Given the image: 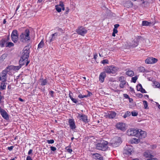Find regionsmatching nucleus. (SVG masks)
Segmentation results:
<instances>
[{
  "instance_id": "f257e3e1",
  "label": "nucleus",
  "mask_w": 160,
  "mask_h": 160,
  "mask_svg": "<svg viewBox=\"0 0 160 160\" xmlns=\"http://www.w3.org/2000/svg\"><path fill=\"white\" fill-rule=\"evenodd\" d=\"M27 47H25L23 49V53L19 61V64L22 67L23 65H25L27 66L29 63V61H28L29 57V51L27 50Z\"/></svg>"
},
{
  "instance_id": "f03ea898",
  "label": "nucleus",
  "mask_w": 160,
  "mask_h": 160,
  "mask_svg": "<svg viewBox=\"0 0 160 160\" xmlns=\"http://www.w3.org/2000/svg\"><path fill=\"white\" fill-rule=\"evenodd\" d=\"M20 40L22 42H29L30 39V31L28 29H26L24 32H22L20 36Z\"/></svg>"
},
{
  "instance_id": "7ed1b4c3",
  "label": "nucleus",
  "mask_w": 160,
  "mask_h": 160,
  "mask_svg": "<svg viewBox=\"0 0 160 160\" xmlns=\"http://www.w3.org/2000/svg\"><path fill=\"white\" fill-rule=\"evenodd\" d=\"M108 142L107 141H104L102 143H98L96 145V148L98 150L102 151H105L108 148L107 144Z\"/></svg>"
},
{
  "instance_id": "20e7f679",
  "label": "nucleus",
  "mask_w": 160,
  "mask_h": 160,
  "mask_svg": "<svg viewBox=\"0 0 160 160\" xmlns=\"http://www.w3.org/2000/svg\"><path fill=\"white\" fill-rule=\"evenodd\" d=\"M121 138L120 137L114 138L111 143L112 146L114 147H116L119 146L121 143Z\"/></svg>"
},
{
  "instance_id": "39448f33",
  "label": "nucleus",
  "mask_w": 160,
  "mask_h": 160,
  "mask_svg": "<svg viewBox=\"0 0 160 160\" xmlns=\"http://www.w3.org/2000/svg\"><path fill=\"white\" fill-rule=\"evenodd\" d=\"M87 30L82 26H80L78 28L76 32L79 35L84 36L87 32Z\"/></svg>"
},
{
  "instance_id": "423d86ee",
  "label": "nucleus",
  "mask_w": 160,
  "mask_h": 160,
  "mask_svg": "<svg viewBox=\"0 0 160 160\" xmlns=\"http://www.w3.org/2000/svg\"><path fill=\"white\" fill-rule=\"evenodd\" d=\"M11 39L14 43L17 42L18 37V31L16 30H13L11 35Z\"/></svg>"
},
{
  "instance_id": "0eeeda50",
  "label": "nucleus",
  "mask_w": 160,
  "mask_h": 160,
  "mask_svg": "<svg viewBox=\"0 0 160 160\" xmlns=\"http://www.w3.org/2000/svg\"><path fill=\"white\" fill-rule=\"evenodd\" d=\"M138 129H130L128 130L127 134L128 136H134L137 137L138 136Z\"/></svg>"
},
{
  "instance_id": "6e6552de",
  "label": "nucleus",
  "mask_w": 160,
  "mask_h": 160,
  "mask_svg": "<svg viewBox=\"0 0 160 160\" xmlns=\"http://www.w3.org/2000/svg\"><path fill=\"white\" fill-rule=\"evenodd\" d=\"M124 153L128 155H130L133 152V148L132 146L126 145L124 148Z\"/></svg>"
},
{
  "instance_id": "1a4fd4ad",
  "label": "nucleus",
  "mask_w": 160,
  "mask_h": 160,
  "mask_svg": "<svg viewBox=\"0 0 160 160\" xmlns=\"http://www.w3.org/2000/svg\"><path fill=\"white\" fill-rule=\"evenodd\" d=\"M0 113L4 119L7 120L9 119V117L8 114L5 110L2 109L1 107H0Z\"/></svg>"
},
{
  "instance_id": "9d476101",
  "label": "nucleus",
  "mask_w": 160,
  "mask_h": 160,
  "mask_svg": "<svg viewBox=\"0 0 160 160\" xmlns=\"http://www.w3.org/2000/svg\"><path fill=\"white\" fill-rule=\"evenodd\" d=\"M146 136V132L141 129H138V136L137 137H138L139 138H144Z\"/></svg>"
},
{
  "instance_id": "9b49d317",
  "label": "nucleus",
  "mask_w": 160,
  "mask_h": 160,
  "mask_svg": "<svg viewBox=\"0 0 160 160\" xmlns=\"http://www.w3.org/2000/svg\"><path fill=\"white\" fill-rule=\"evenodd\" d=\"M78 114V117L80 120L82 121L85 123L88 122V121L87 116L84 114L81 115L79 114Z\"/></svg>"
},
{
  "instance_id": "f8f14e48",
  "label": "nucleus",
  "mask_w": 160,
  "mask_h": 160,
  "mask_svg": "<svg viewBox=\"0 0 160 160\" xmlns=\"http://www.w3.org/2000/svg\"><path fill=\"white\" fill-rule=\"evenodd\" d=\"M125 124L122 122H118L116 125L117 128L122 131L125 130Z\"/></svg>"
},
{
  "instance_id": "ddd939ff",
  "label": "nucleus",
  "mask_w": 160,
  "mask_h": 160,
  "mask_svg": "<svg viewBox=\"0 0 160 160\" xmlns=\"http://www.w3.org/2000/svg\"><path fill=\"white\" fill-rule=\"evenodd\" d=\"M58 35V33L55 32L53 34H52L51 37H50L48 40H47L46 41L47 42H48L49 43H50L52 42V41L54 40L56 37H57Z\"/></svg>"
},
{
  "instance_id": "4468645a",
  "label": "nucleus",
  "mask_w": 160,
  "mask_h": 160,
  "mask_svg": "<svg viewBox=\"0 0 160 160\" xmlns=\"http://www.w3.org/2000/svg\"><path fill=\"white\" fill-rule=\"evenodd\" d=\"M69 124L71 129H73L76 128L73 119H70L69 121Z\"/></svg>"
},
{
  "instance_id": "2eb2a0df",
  "label": "nucleus",
  "mask_w": 160,
  "mask_h": 160,
  "mask_svg": "<svg viewBox=\"0 0 160 160\" xmlns=\"http://www.w3.org/2000/svg\"><path fill=\"white\" fill-rule=\"evenodd\" d=\"M9 71L7 69L2 71V77L3 78V82H5L6 81L7 79L6 76L7 74V73Z\"/></svg>"
},
{
  "instance_id": "dca6fc26",
  "label": "nucleus",
  "mask_w": 160,
  "mask_h": 160,
  "mask_svg": "<svg viewBox=\"0 0 160 160\" xmlns=\"http://www.w3.org/2000/svg\"><path fill=\"white\" fill-rule=\"evenodd\" d=\"M106 77V74L105 72H101L99 77V79L100 82H103Z\"/></svg>"
},
{
  "instance_id": "f3484780",
  "label": "nucleus",
  "mask_w": 160,
  "mask_h": 160,
  "mask_svg": "<svg viewBox=\"0 0 160 160\" xmlns=\"http://www.w3.org/2000/svg\"><path fill=\"white\" fill-rule=\"evenodd\" d=\"M124 6L127 8L132 7L133 6V3L131 1H127L124 3Z\"/></svg>"
},
{
  "instance_id": "a211bd4d",
  "label": "nucleus",
  "mask_w": 160,
  "mask_h": 160,
  "mask_svg": "<svg viewBox=\"0 0 160 160\" xmlns=\"http://www.w3.org/2000/svg\"><path fill=\"white\" fill-rule=\"evenodd\" d=\"M123 78L122 77H121L119 78V81H120V83L119 84V87L121 88H124V85L126 84V82L125 80H122V78Z\"/></svg>"
},
{
  "instance_id": "6ab92c4d",
  "label": "nucleus",
  "mask_w": 160,
  "mask_h": 160,
  "mask_svg": "<svg viewBox=\"0 0 160 160\" xmlns=\"http://www.w3.org/2000/svg\"><path fill=\"white\" fill-rule=\"evenodd\" d=\"M116 115V113L114 112L110 111L108 113V115L109 118H114Z\"/></svg>"
},
{
  "instance_id": "aec40b11",
  "label": "nucleus",
  "mask_w": 160,
  "mask_h": 160,
  "mask_svg": "<svg viewBox=\"0 0 160 160\" xmlns=\"http://www.w3.org/2000/svg\"><path fill=\"white\" fill-rule=\"evenodd\" d=\"M144 155L146 158H152L153 157V156L151 154L149 151H147L145 152L144 153Z\"/></svg>"
},
{
  "instance_id": "412c9836",
  "label": "nucleus",
  "mask_w": 160,
  "mask_h": 160,
  "mask_svg": "<svg viewBox=\"0 0 160 160\" xmlns=\"http://www.w3.org/2000/svg\"><path fill=\"white\" fill-rule=\"evenodd\" d=\"M40 82L41 86L46 85L48 83V81L47 79H44L42 78H40Z\"/></svg>"
},
{
  "instance_id": "4be33fe9",
  "label": "nucleus",
  "mask_w": 160,
  "mask_h": 160,
  "mask_svg": "<svg viewBox=\"0 0 160 160\" xmlns=\"http://www.w3.org/2000/svg\"><path fill=\"white\" fill-rule=\"evenodd\" d=\"M111 66H108L105 68V71L104 72L105 73H107L108 74H110L111 73Z\"/></svg>"
},
{
  "instance_id": "5701e85b",
  "label": "nucleus",
  "mask_w": 160,
  "mask_h": 160,
  "mask_svg": "<svg viewBox=\"0 0 160 160\" xmlns=\"http://www.w3.org/2000/svg\"><path fill=\"white\" fill-rule=\"evenodd\" d=\"M93 155L95 156V158L97 159L100 160H103V157H102L101 155L99 154L96 153L93 154Z\"/></svg>"
},
{
  "instance_id": "b1692460",
  "label": "nucleus",
  "mask_w": 160,
  "mask_h": 160,
  "mask_svg": "<svg viewBox=\"0 0 160 160\" xmlns=\"http://www.w3.org/2000/svg\"><path fill=\"white\" fill-rule=\"evenodd\" d=\"M152 24L151 22H148L146 21H143L142 23V25L143 26H150Z\"/></svg>"
},
{
  "instance_id": "393cba45",
  "label": "nucleus",
  "mask_w": 160,
  "mask_h": 160,
  "mask_svg": "<svg viewBox=\"0 0 160 160\" xmlns=\"http://www.w3.org/2000/svg\"><path fill=\"white\" fill-rule=\"evenodd\" d=\"M7 84V83H5V82H2L1 83L0 88L1 90H3L5 89L6 88V85Z\"/></svg>"
},
{
  "instance_id": "a878e982",
  "label": "nucleus",
  "mask_w": 160,
  "mask_h": 160,
  "mask_svg": "<svg viewBox=\"0 0 160 160\" xmlns=\"http://www.w3.org/2000/svg\"><path fill=\"white\" fill-rule=\"evenodd\" d=\"M138 45V41L136 40L135 41H132V44L130 45V46L131 47L134 48L137 47Z\"/></svg>"
},
{
  "instance_id": "bb28decb",
  "label": "nucleus",
  "mask_w": 160,
  "mask_h": 160,
  "mask_svg": "<svg viewBox=\"0 0 160 160\" xmlns=\"http://www.w3.org/2000/svg\"><path fill=\"white\" fill-rule=\"evenodd\" d=\"M126 73V75L130 77L132 76L134 74V72L132 70H129L127 71Z\"/></svg>"
},
{
  "instance_id": "cd10ccee",
  "label": "nucleus",
  "mask_w": 160,
  "mask_h": 160,
  "mask_svg": "<svg viewBox=\"0 0 160 160\" xmlns=\"http://www.w3.org/2000/svg\"><path fill=\"white\" fill-rule=\"evenodd\" d=\"M111 73H115L116 71L118 70V68L116 67H115L113 66H111Z\"/></svg>"
},
{
  "instance_id": "c85d7f7f",
  "label": "nucleus",
  "mask_w": 160,
  "mask_h": 160,
  "mask_svg": "<svg viewBox=\"0 0 160 160\" xmlns=\"http://www.w3.org/2000/svg\"><path fill=\"white\" fill-rule=\"evenodd\" d=\"M44 45V43L43 40H42L38 45V49H40L42 48Z\"/></svg>"
},
{
  "instance_id": "c756f323",
  "label": "nucleus",
  "mask_w": 160,
  "mask_h": 160,
  "mask_svg": "<svg viewBox=\"0 0 160 160\" xmlns=\"http://www.w3.org/2000/svg\"><path fill=\"white\" fill-rule=\"evenodd\" d=\"M152 58H147L145 61V62L147 64H152Z\"/></svg>"
},
{
  "instance_id": "7c9ffc66",
  "label": "nucleus",
  "mask_w": 160,
  "mask_h": 160,
  "mask_svg": "<svg viewBox=\"0 0 160 160\" xmlns=\"http://www.w3.org/2000/svg\"><path fill=\"white\" fill-rule=\"evenodd\" d=\"M7 54L4 53L2 54L1 57H0V61L2 62L4 61L5 59L7 57Z\"/></svg>"
},
{
  "instance_id": "2f4dec72",
  "label": "nucleus",
  "mask_w": 160,
  "mask_h": 160,
  "mask_svg": "<svg viewBox=\"0 0 160 160\" xmlns=\"http://www.w3.org/2000/svg\"><path fill=\"white\" fill-rule=\"evenodd\" d=\"M138 70L139 72H144L145 70V68L143 67H140L138 68Z\"/></svg>"
},
{
  "instance_id": "473e14b6",
  "label": "nucleus",
  "mask_w": 160,
  "mask_h": 160,
  "mask_svg": "<svg viewBox=\"0 0 160 160\" xmlns=\"http://www.w3.org/2000/svg\"><path fill=\"white\" fill-rule=\"evenodd\" d=\"M139 138H133L132 140V143L137 144L139 142Z\"/></svg>"
},
{
  "instance_id": "72a5a7b5",
  "label": "nucleus",
  "mask_w": 160,
  "mask_h": 160,
  "mask_svg": "<svg viewBox=\"0 0 160 160\" xmlns=\"http://www.w3.org/2000/svg\"><path fill=\"white\" fill-rule=\"evenodd\" d=\"M14 44L12 42H8L6 43V47H8L9 48H11L12 47L14 46Z\"/></svg>"
},
{
  "instance_id": "f704fd0d",
  "label": "nucleus",
  "mask_w": 160,
  "mask_h": 160,
  "mask_svg": "<svg viewBox=\"0 0 160 160\" xmlns=\"http://www.w3.org/2000/svg\"><path fill=\"white\" fill-rule=\"evenodd\" d=\"M131 114V113L129 111H127L125 113L124 115L123 116V117L124 118H125L128 117L130 116Z\"/></svg>"
},
{
  "instance_id": "c9c22d12",
  "label": "nucleus",
  "mask_w": 160,
  "mask_h": 160,
  "mask_svg": "<svg viewBox=\"0 0 160 160\" xmlns=\"http://www.w3.org/2000/svg\"><path fill=\"white\" fill-rule=\"evenodd\" d=\"M55 8L57 11L59 12H60L61 11V9H62V8L59 7L58 5H56L55 6Z\"/></svg>"
},
{
  "instance_id": "e433bc0d",
  "label": "nucleus",
  "mask_w": 160,
  "mask_h": 160,
  "mask_svg": "<svg viewBox=\"0 0 160 160\" xmlns=\"http://www.w3.org/2000/svg\"><path fill=\"white\" fill-rule=\"evenodd\" d=\"M143 104L144 105V108L145 109H148V102L146 101H143Z\"/></svg>"
},
{
  "instance_id": "4c0bfd02",
  "label": "nucleus",
  "mask_w": 160,
  "mask_h": 160,
  "mask_svg": "<svg viewBox=\"0 0 160 160\" xmlns=\"http://www.w3.org/2000/svg\"><path fill=\"white\" fill-rule=\"evenodd\" d=\"M6 41L5 40H2L0 42V46L3 47L4 46L5 43H6Z\"/></svg>"
},
{
  "instance_id": "58836bf2",
  "label": "nucleus",
  "mask_w": 160,
  "mask_h": 160,
  "mask_svg": "<svg viewBox=\"0 0 160 160\" xmlns=\"http://www.w3.org/2000/svg\"><path fill=\"white\" fill-rule=\"evenodd\" d=\"M22 67V66L20 65V64L19 66H13L14 70L15 71H18V70H19Z\"/></svg>"
},
{
  "instance_id": "ea45409f",
  "label": "nucleus",
  "mask_w": 160,
  "mask_h": 160,
  "mask_svg": "<svg viewBox=\"0 0 160 160\" xmlns=\"http://www.w3.org/2000/svg\"><path fill=\"white\" fill-rule=\"evenodd\" d=\"M137 91H140L142 88V85L140 84H139L137 86Z\"/></svg>"
},
{
  "instance_id": "a19ab883",
  "label": "nucleus",
  "mask_w": 160,
  "mask_h": 160,
  "mask_svg": "<svg viewBox=\"0 0 160 160\" xmlns=\"http://www.w3.org/2000/svg\"><path fill=\"white\" fill-rule=\"evenodd\" d=\"M138 78V77L137 76H135L134 77H132V82L134 83H135L136 82Z\"/></svg>"
},
{
  "instance_id": "79ce46f5",
  "label": "nucleus",
  "mask_w": 160,
  "mask_h": 160,
  "mask_svg": "<svg viewBox=\"0 0 160 160\" xmlns=\"http://www.w3.org/2000/svg\"><path fill=\"white\" fill-rule=\"evenodd\" d=\"M59 7H61L62 8V9L63 10H64V5L63 4V3L61 1L59 2V5H58Z\"/></svg>"
},
{
  "instance_id": "37998d69",
  "label": "nucleus",
  "mask_w": 160,
  "mask_h": 160,
  "mask_svg": "<svg viewBox=\"0 0 160 160\" xmlns=\"http://www.w3.org/2000/svg\"><path fill=\"white\" fill-rule=\"evenodd\" d=\"M154 85L155 86V88H159L160 87L159 83L157 82H153Z\"/></svg>"
},
{
  "instance_id": "c03bdc74",
  "label": "nucleus",
  "mask_w": 160,
  "mask_h": 160,
  "mask_svg": "<svg viewBox=\"0 0 160 160\" xmlns=\"http://www.w3.org/2000/svg\"><path fill=\"white\" fill-rule=\"evenodd\" d=\"M54 140L53 139L47 140V142L48 144H52L54 143Z\"/></svg>"
},
{
  "instance_id": "a18cd8bd",
  "label": "nucleus",
  "mask_w": 160,
  "mask_h": 160,
  "mask_svg": "<svg viewBox=\"0 0 160 160\" xmlns=\"http://www.w3.org/2000/svg\"><path fill=\"white\" fill-rule=\"evenodd\" d=\"M6 69H9V70H14L13 66L11 65L10 66H8V67H7Z\"/></svg>"
},
{
  "instance_id": "49530a36",
  "label": "nucleus",
  "mask_w": 160,
  "mask_h": 160,
  "mask_svg": "<svg viewBox=\"0 0 160 160\" xmlns=\"http://www.w3.org/2000/svg\"><path fill=\"white\" fill-rule=\"evenodd\" d=\"M101 63L103 64L108 63V59H104L101 61Z\"/></svg>"
},
{
  "instance_id": "de8ad7c7",
  "label": "nucleus",
  "mask_w": 160,
  "mask_h": 160,
  "mask_svg": "<svg viewBox=\"0 0 160 160\" xmlns=\"http://www.w3.org/2000/svg\"><path fill=\"white\" fill-rule=\"evenodd\" d=\"M131 114L132 115V116H136L138 115V113L135 112V111H132L131 112Z\"/></svg>"
},
{
  "instance_id": "09e8293b",
  "label": "nucleus",
  "mask_w": 160,
  "mask_h": 160,
  "mask_svg": "<svg viewBox=\"0 0 160 160\" xmlns=\"http://www.w3.org/2000/svg\"><path fill=\"white\" fill-rule=\"evenodd\" d=\"M67 152L69 153H71L72 152V150L71 149L68 148V147H67L65 148Z\"/></svg>"
},
{
  "instance_id": "8fccbe9b",
  "label": "nucleus",
  "mask_w": 160,
  "mask_h": 160,
  "mask_svg": "<svg viewBox=\"0 0 160 160\" xmlns=\"http://www.w3.org/2000/svg\"><path fill=\"white\" fill-rule=\"evenodd\" d=\"M51 150L53 151H55L56 150V148L55 147L53 146H51L50 147Z\"/></svg>"
},
{
  "instance_id": "3c124183",
  "label": "nucleus",
  "mask_w": 160,
  "mask_h": 160,
  "mask_svg": "<svg viewBox=\"0 0 160 160\" xmlns=\"http://www.w3.org/2000/svg\"><path fill=\"white\" fill-rule=\"evenodd\" d=\"M152 61L153 62L152 63H154L155 62H156L158 61V60L155 58H153L152 57Z\"/></svg>"
},
{
  "instance_id": "603ef678",
  "label": "nucleus",
  "mask_w": 160,
  "mask_h": 160,
  "mask_svg": "<svg viewBox=\"0 0 160 160\" xmlns=\"http://www.w3.org/2000/svg\"><path fill=\"white\" fill-rule=\"evenodd\" d=\"M71 99L72 101L74 103H76L78 102V101L77 99L75 98H71Z\"/></svg>"
},
{
  "instance_id": "864d4df0",
  "label": "nucleus",
  "mask_w": 160,
  "mask_h": 160,
  "mask_svg": "<svg viewBox=\"0 0 160 160\" xmlns=\"http://www.w3.org/2000/svg\"><path fill=\"white\" fill-rule=\"evenodd\" d=\"M58 31L60 32L61 33H63V30H62L61 28H58Z\"/></svg>"
},
{
  "instance_id": "5fc2aeb1",
  "label": "nucleus",
  "mask_w": 160,
  "mask_h": 160,
  "mask_svg": "<svg viewBox=\"0 0 160 160\" xmlns=\"http://www.w3.org/2000/svg\"><path fill=\"white\" fill-rule=\"evenodd\" d=\"M137 96L139 98H141L142 97L143 95L140 93H139L137 94Z\"/></svg>"
},
{
  "instance_id": "6e6d98bb",
  "label": "nucleus",
  "mask_w": 160,
  "mask_h": 160,
  "mask_svg": "<svg viewBox=\"0 0 160 160\" xmlns=\"http://www.w3.org/2000/svg\"><path fill=\"white\" fill-rule=\"evenodd\" d=\"M54 93V92L52 91H50L49 92V94L51 95L52 97H54V96L53 95V94Z\"/></svg>"
},
{
  "instance_id": "4d7b16f0",
  "label": "nucleus",
  "mask_w": 160,
  "mask_h": 160,
  "mask_svg": "<svg viewBox=\"0 0 160 160\" xmlns=\"http://www.w3.org/2000/svg\"><path fill=\"white\" fill-rule=\"evenodd\" d=\"M13 148H14V146H11L10 147H8V150H9L11 151L12 150Z\"/></svg>"
},
{
  "instance_id": "13d9d810",
  "label": "nucleus",
  "mask_w": 160,
  "mask_h": 160,
  "mask_svg": "<svg viewBox=\"0 0 160 160\" xmlns=\"http://www.w3.org/2000/svg\"><path fill=\"white\" fill-rule=\"evenodd\" d=\"M145 160H158V159L156 158H150L147 159Z\"/></svg>"
},
{
  "instance_id": "bf43d9fd",
  "label": "nucleus",
  "mask_w": 160,
  "mask_h": 160,
  "mask_svg": "<svg viewBox=\"0 0 160 160\" xmlns=\"http://www.w3.org/2000/svg\"><path fill=\"white\" fill-rule=\"evenodd\" d=\"M140 91L142 92V93H146L147 92H146V91H145V90L143 89V88Z\"/></svg>"
},
{
  "instance_id": "052dcab7",
  "label": "nucleus",
  "mask_w": 160,
  "mask_h": 160,
  "mask_svg": "<svg viewBox=\"0 0 160 160\" xmlns=\"http://www.w3.org/2000/svg\"><path fill=\"white\" fill-rule=\"evenodd\" d=\"M26 160H32L30 156H28L27 157Z\"/></svg>"
},
{
  "instance_id": "680f3d73",
  "label": "nucleus",
  "mask_w": 160,
  "mask_h": 160,
  "mask_svg": "<svg viewBox=\"0 0 160 160\" xmlns=\"http://www.w3.org/2000/svg\"><path fill=\"white\" fill-rule=\"evenodd\" d=\"M124 97L126 98H129V96L127 94H123Z\"/></svg>"
},
{
  "instance_id": "e2e57ef3",
  "label": "nucleus",
  "mask_w": 160,
  "mask_h": 160,
  "mask_svg": "<svg viewBox=\"0 0 160 160\" xmlns=\"http://www.w3.org/2000/svg\"><path fill=\"white\" fill-rule=\"evenodd\" d=\"M118 32V31L117 30V29L116 28H114L113 29V32L116 34Z\"/></svg>"
},
{
  "instance_id": "0e129e2a",
  "label": "nucleus",
  "mask_w": 160,
  "mask_h": 160,
  "mask_svg": "<svg viewBox=\"0 0 160 160\" xmlns=\"http://www.w3.org/2000/svg\"><path fill=\"white\" fill-rule=\"evenodd\" d=\"M114 28H116L117 29V28L119 26V25L118 24H116L114 25Z\"/></svg>"
},
{
  "instance_id": "69168bd1",
  "label": "nucleus",
  "mask_w": 160,
  "mask_h": 160,
  "mask_svg": "<svg viewBox=\"0 0 160 160\" xmlns=\"http://www.w3.org/2000/svg\"><path fill=\"white\" fill-rule=\"evenodd\" d=\"M98 56L97 54L96 53L95 54H94V57L93 58L94 59L96 60L97 59V57Z\"/></svg>"
},
{
  "instance_id": "338daca9",
  "label": "nucleus",
  "mask_w": 160,
  "mask_h": 160,
  "mask_svg": "<svg viewBox=\"0 0 160 160\" xmlns=\"http://www.w3.org/2000/svg\"><path fill=\"white\" fill-rule=\"evenodd\" d=\"M83 95H82V94H80L78 95V97L80 98H83Z\"/></svg>"
},
{
  "instance_id": "774afa93",
  "label": "nucleus",
  "mask_w": 160,
  "mask_h": 160,
  "mask_svg": "<svg viewBox=\"0 0 160 160\" xmlns=\"http://www.w3.org/2000/svg\"><path fill=\"white\" fill-rule=\"evenodd\" d=\"M32 149L29 150V151L28 152V155H30L32 153Z\"/></svg>"
}]
</instances>
